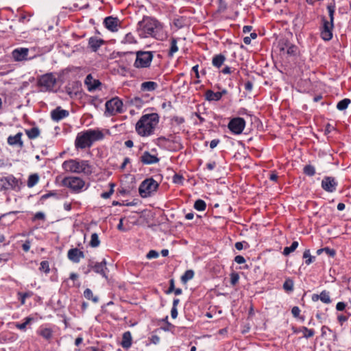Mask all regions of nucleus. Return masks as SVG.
Masks as SVG:
<instances>
[{"label": "nucleus", "mask_w": 351, "mask_h": 351, "mask_svg": "<svg viewBox=\"0 0 351 351\" xmlns=\"http://www.w3.org/2000/svg\"><path fill=\"white\" fill-rule=\"evenodd\" d=\"M10 258V254L3 253L0 254V263L1 262H6Z\"/></svg>", "instance_id": "obj_57"}, {"label": "nucleus", "mask_w": 351, "mask_h": 351, "mask_svg": "<svg viewBox=\"0 0 351 351\" xmlns=\"http://www.w3.org/2000/svg\"><path fill=\"white\" fill-rule=\"evenodd\" d=\"M106 261L104 260L100 263H96L93 266V270L98 274H101L103 276L106 277V270L107 269L106 266Z\"/></svg>", "instance_id": "obj_27"}, {"label": "nucleus", "mask_w": 351, "mask_h": 351, "mask_svg": "<svg viewBox=\"0 0 351 351\" xmlns=\"http://www.w3.org/2000/svg\"><path fill=\"white\" fill-rule=\"evenodd\" d=\"M252 87H253V84L251 82H250V81H247L245 84V90H247L248 91L252 90Z\"/></svg>", "instance_id": "obj_64"}, {"label": "nucleus", "mask_w": 351, "mask_h": 351, "mask_svg": "<svg viewBox=\"0 0 351 351\" xmlns=\"http://www.w3.org/2000/svg\"><path fill=\"white\" fill-rule=\"evenodd\" d=\"M291 313L295 317H298L300 313V309L298 306H293L291 309Z\"/></svg>", "instance_id": "obj_53"}, {"label": "nucleus", "mask_w": 351, "mask_h": 351, "mask_svg": "<svg viewBox=\"0 0 351 351\" xmlns=\"http://www.w3.org/2000/svg\"><path fill=\"white\" fill-rule=\"evenodd\" d=\"M332 29L333 23L330 22L324 18L322 19V25L320 32L321 38L326 41L331 40L332 38Z\"/></svg>", "instance_id": "obj_12"}, {"label": "nucleus", "mask_w": 351, "mask_h": 351, "mask_svg": "<svg viewBox=\"0 0 351 351\" xmlns=\"http://www.w3.org/2000/svg\"><path fill=\"white\" fill-rule=\"evenodd\" d=\"M234 261L238 264H243L245 262V259L243 256L237 255L234 258Z\"/></svg>", "instance_id": "obj_56"}, {"label": "nucleus", "mask_w": 351, "mask_h": 351, "mask_svg": "<svg viewBox=\"0 0 351 351\" xmlns=\"http://www.w3.org/2000/svg\"><path fill=\"white\" fill-rule=\"evenodd\" d=\"M304 173L308 176H313L315 174V169L313 165H308L304 167Z\"/></svg>", "instance_id": "obj_42"}, {"label": "nucleus", "mask_w": 351, "mask_h": 351, "mask_svg": "<svg viewBox=\"0 0 351 351\" xmlns=\"http://www.w3.org/2000/svg\"><path fill=\"white\" fill-rule=\"evenodd\" d=\"M226 56L223 54H217L213 56L212 60V64L217 68L219 69L226 61Z\"/></svg>", "instance_id": "obj_26"}, {"label": "nucleus", "mask_w": 351, "mask_h": 351, "mask_svg": "<svg viewBox=\"0 0 351 351\" xmlns=\"http://www.w3.org/2000/svg\"><path fill=\"white\" fill-rule=\"evenodd\" d=\"M219 143V139H213L210 143V147L211 149H213L217 146V145Z\"/></svg>", "instance_id": "obj_62"}, {"label": "nucleus", "mask_w": 351, "mask_h": 351, "mask_svg": "<svg viewBox=\"0 0 351 351\" xmlns=\"http://www.w3.org/2000/svg\"><path fill=\"white\" fill-rule=\"evenodd\" d=\"M293 281L291 278H287L283 284V289L287 292H291L293 290Z\"/></svg>", "instance_id": "obj_41"}, {"label": "nucleus", "mask_w": 351, "mask_h": 351, "mask_svg": "<svg viewBox=\"0 0 351 351\" xmlns=\"http://www.w3.org/2000/svg\"><path fill=\"white\" fill-rule=\"evenodd\" d=\"M62 169L67 172L73 173H83L90 175L93 173L92 166L88 160L69 159L62 163Z\"/></svg>", "instance_id": "obj_4"}, {"label": "nucleus", "mask_w": 351, "mask_h": 351, "mask_svg": "<svg viewBox=\"0 0 351 351\" xmlns=\"http://www.w3.org/2000/svg\"><path fill=\"white\" fill-rule=\"evenodd\" d=\"M18 295L20 296L21 299V304H25V300L27 298H30L33 295V293L31 291L25 292V293H21L19 292Z\"/></svg>", "instance_id": "obj_45"}, {"label": "nucleus", "mask_w": 351, "mask_h": 351, "mask_svg": "<svg viewBox=\"0 0 351 351\" xmlns=\"http://www.w3.org/2000/svg\"><path fill=\"white\" fill-rule=\"evenodd\" d=\"M350 103L351 100L350 99L345 98L337 103V108L339 110H344L348 108Z\"/></svg>", "instance_id": "obj_35"}, {"label": "nucleus", "mask_w": 351, "mask_h": 351, "mask_svg": "<svg viewBox=\"0 0 351 351\" xmlns=\"http://www.w3.org/2000/svg\"><path fill=\"white\" fill-rule=\"evenodd\" d=\"M37 334L43 337L45 339L49 341L53 337V330L50 328L41 326L37 330Z\"/></svg>", "instance_id": "obj_22"}, {"label": "nucleus", "mask_w": 351, "mask_h": 351, "mask_svg": "<svg viewBox=\"0 0 351 351\" xmlns=\"http://www.w3.org/2000/svg\"><path fill=\"white\" fill-rule=\"evenodd\" d=\"M172 121L175 122L177 125H180L184 122V119L182 117H174L172 119Z\"/></svg>", "instance_id": "obj_55"}, {"label": "nucleus", "mask_w": 351, "mask_h": 351, "mask_svg": "<svg viewBox=\"0 0 351 351\" xmlns=\"http://www.w3.org/2000/svg\"><path fill=\"white\" fill-rule=\"evenodd\" d=\"M45 218V215L42 212H38L35 214L34 217V219H40V220H44Z\"/></svg>", "instance_id": "obj_58"}, {"label": "nucleus", "mask_w": 351, "mask_h": 351, "mask_svg": "<svg viewBox=\"0 0 351 351\" xmlns=\"http://www.w3.org/2000/svg\"><path fill=\"white\" fill-rule=\"evenodd\" d=\"M132 343V334L130 331L125 332L122 335V341L121 342V346L124 349H128L131 347Z\"/></svg>", "instance_id": "obj_23"}, {"label": "nucleus", "mask_w": 351, "mask_h": 351, "mask_svg": "<svg viewBox=\"0 0 351 351\" xmlns=\"http://www.w3.org/2000/svg\"><path fill=\"white\" fill-rule=\"evenodd\" d=\"M104 137L103 132L99 130L89 129L77 134L75 140L76 149H84L90 147L95 141L102 140Z\"/></svg>", "instance_id": "obj_3"}, {"label": "nucleus", "mask_w": 351, "mask_h": 351, "mask_svg": "<svg viewBox=\"0 0 351 351\" xmlns=\"http://www.w3.org/2000/svg\"><path fill=\"white\" fill-rule=\"evenodd\" d=\"M239 279V274L237 273H232L230 275V282L232 285H235Z\"/></svg>", "instance_id": "obj_50"}, {"label": "nucleus", "mask_w": 351, "mask_h": 351, "mask_svg": "<svg viewBox=\"0 0 351 351\" xmlns=\"http://www.w3.org/2000/svg\"><path fill=\"white\" fill-rule=\"evenodd\" d=\"M39 270L45 274H48L50 271L49 262L47 261H43L40 264Z\"/></svg>", "instance_id": "obj_43"}, {"label": "nucleus", "mask_w": 351, "mask_h": 351, "mask_svg": "<svg viewBox=\"0 0 351 351\" xmlns=\"http://www.w3.org/2000/svg\"><path fill=\"white\" fill-rule=\"evenodd\" d=\"M169 284H170V285H169V289L166 291V293H167V294L171 293L175 289L173 279L170 280Z\"/></svg>", "instance_id": "obj_59"}, {"label": "nucleus", "mask_w": 351, "mask_h": 351, "mask_svg": "<svg viewBox=\"0 0 351 351\" xmlns=\"http://www.w3.org/2000/svg\"><path fill=\"white\" fill-rule=\"evenodd\" d=\"M84 83L87 86L88 90L93 92L97 89L101 84L99 80L94 79L91 74H88L84 80Z\"/></svg>", "instance_id": "obj_18"}, {"label": "nucleus", "mask_w": 351, "mask_h": 351, "mask_svg": "<svg viewBox=\"0 0 351 351\" xmlns=\"http://www.w3.org/2000/svg\"><path fill=\"white\" fill-rule=\"evenodd\" d=\"M158 257V253L155 250H150L147 254V258H156Z\"/></svg>", "instance_id": "obj_52"}, {"label": "nucleus", "mask_w": 351, "mask_h": 351, "mask_svg": "<svg viewBox=\"0 0 351 351\" xmlns=\"http://www.w3.org/2000/svg\"><path fill=\"white\" fill-rule=\"evenodd\" d=\"M62 184L69 188L75 193L80 192L85 186V182L83 179L76 176L66 177L62 180Z\"/></svg>", "instance_id": "obj_9"}, {"label": "nucleus", "mask_w": 351, "mask_h": 351, "mask_svg": "<svg viewBox=\"0 0 351 351\" xmlns=\"http://www.w3.org/2000/svg\"><path fill=\"white\" fill-rule=\"evenodd\" d=\"M324 252L330 256L333 257L335 255V250L329 247H325Z\"/></svg>", "instance_id": "obj_61"}, {"label": "nucleus", "mask_w": 351, "mask_h": 351, "mask_svg": "<svg viewBox=\"0 0 351 351\" xmlns=\"http://www.w3.org/2000/svg\"><path fill=\"white\" fill-rule=\"evenodd\" d=\"M178 51V47L177 45V39L173 38L171 40V47L169 52V56H173L175 53Z\"/></svg>", "instance_id": "obj_39"}, {"label": "nucleus", "mask_w": 351, "mask_h": 351, "mask_svg": "<svg viewBox=\"0 0 351 351\" xmlns=\"http://www.w3.org/2000/svg\"><path fill=\"white\" fill-rule=\"evenodd\" d=\"M57 83V79L52 73L42 75L38 77L37 85L41 91H52Z\"/></svg>", "instance_id": "obj_6"}, {"label": "nucleus", "mask_w": 351, "mask_h": 351, "mask_svg": "<svg viewBox=\"0 0 351 351\" xmlns=\"http://www.w3.org/2000/svg\"><path fill=\"white\" fill-rule=\"evenodd\" d=\"M84 296L86 299L91 300L94 303L99 302V298L93 295V291L90 289H86L84 291Z\"/></svg>", "instance_id": "obj_32"}, {"label": "nucleus", "mask_w": 351, "mask_h": 351, "mask_svg": "<svg viewBox=\"0 0 351 351\" xmlns=\"http://www.w3.org/2000/svg\"><path fill=\"white\" fill-rule=\"evenodd\" d=\"M298 48L294 45H289L287 46L286 53L290 56H295L297 53Z\"/></svg>", "instance_id": "obj_46"}, {"label": "nucleus", "mask_w": 351, "mask_h": 351, "mask_svg": "<svg viewBox=\"0 0 351 351\" xmlns=\"http://www.w3.org/2000/svg\"><path fill=\"white\" fill-rule=\"evenodd\" d=\"M125 41L128 43H135V39L133 35L130 33L127 34L125 36Z\"/></svg>", "instance_id": "obj_51"}, {"label": "nucleus", "mask_w": 351, "mask_h": 351, "mask_svg": "<svg viewBox=\"0 0 351 351\" xmlns=\"http://www.w3.org/2000/svg\"><path fill=\"white\" fill-rule=\"evenodd\" d=\"M84 256V253L77 247L71 248L67 252L68 258L75 263H78Z\"/></svg>", "instance_id": "obj_14"}, {"label": "nucleus", "mask_w": 351, "mask_h": 351, "mask_svg": "<svg viewBox=\"0 0 351 351\" xmlns=\"http://www.w3.org/2000/svg\"><path fill=\"white\" fill-rule=\"evenodd\" d=\"M104 40L96 37H90L88 40V46L93 51H97V49L104 44Z\"/></svg>", "instance_id": "obj_24"}, {"label": "nucleus", "mask_w": 351, "mask_h": 351, "mask_svg": "<svg viewBox=\"0 0 351 351\" xmlns=\"http://www.w3.org/2000/svg\"><path fill=\"white\" fill-rule=\"evenodd\" d=\"M245 127V121L243 118L236 117L232 119L228 125V129L234 134H241Z\"/></svg>", "instance_id": "obj_11"}, {"label": "nucleus", "mask_w": 351, "mask_h": 351, "mask_svg": "<svg viewBox=\"0 0 351 351\" xmlns=\"http://www.w3.org/2000/svg\"><path fill=\"white\" fill-rule=\"evenodd\" d=\"M346 307V304L343 302H339L336 305V309L339 311H343Z\"/></svg>", "instance_id": "obj_54"}, {"label": "nucleus", "mask_w": 351, "mask_h": 351, "mask_svg": "<svg viewBox=\"0 0 351 351\" xmlns=\"http://www.w3.org/2000/svg\"><path fill=\"white\" fill-rule=\"evenodd\" d=\"M298 247V241H293L291 246L286 247L284 248L283 250V254L285 256H288L290 253L294 252L296 248Z\"/></svg>", "instance_id": "obj_37"}, {"label": "nucleus", "mask_w": 351, "mask_h": 351, "mask_svg": "<svg viewBox=\"0 0 351 351\" xmlns=\"http://www.w3.org/2000/svg\"><path fill=\"white\" fill-rule=\"evenodd\" d=\"M23 134L21 132L17 133L14 136H10L8 138V143L10 145H18L20 148L23 147V142L21 139Z\"/></svg>", "instance_id": "obj_21"}, {"label": "nucleus", "mask_w": 351, "mask_h": 351, "mask_svg": "<svg viewBox=\"0 0 351 351\" xmlns=\"http://www.w3.org/2000/svg\"><path fill=\"white\" fill-rule=\"evenodd\" d=\"M32 321H34V318L33 317H26L24 319V322L23 323H16L15 324V326L19 330H23V331H25L26 330L27 325L30 324Z\"/></svg>", "instance_id": "obj_31"}, {"label": "nucleus", "mask_w": 351, "mask_h": 351, "mask_svg": "<svg viewBox=\"0 0 351 351\" xmlns=\"http://www.w3.org/2000/svg\"><path fill=\"white\" fill-rule=\"evenodd\" d=\"M158 188V182L152 178L143 180L138 188V193L141 197L146 198L151 196Z\"/></svg>", "instance_id": "obj_7"}, {"label": "nucleus", "mask_w": 351, "mask_h": 351, "mask_svg": "<svg viewBox=\"0 0 351 351\" xmlns=\"http://www.w3.org/2000/svg\"><path fill=\"white\" fill-rule=\"evenodd\" d=\"M31 246V243L29 241H26L23 245L22 248L23 251L28 252Z\"/></svg>", "instance_id": "obj_60"}, {"label": "nucleus", "mask_w": 351, "mask_h": 351, "mask_svg": "<svg viewBox=\"0 0 351 351\" xmlns=\"http://www.w3.org/2000/svg\"><path fill=\"white\" fill-rule=\"evenodd\" d=\"M136 30L141 38L153 37L158 40H162L164 36L162 24L149 16H144L138 23Z\"/></svg>", "instance_id": "obj_1"}, {"label": "nucleus", "mask_w": 351, "mask_h": 351, "mask_svg": "<svg viewBox=\"0 0 351 351\" xmlns=\"http://www.w3.org/2000/svg\"><path fill=\"white\" fill-rule=\"evenodd\" d=\"M109 185L110 186V191L108 192L102 193L101 195V197L104 199H108L114 193V187L115 184L114 183H110Z\"/></svg>", "instance_id": "obj_47"}, {"label": "nucleus", "mask_w": 351, "mask_h": 351, "mask_svg": "<svg viewBox=\"0 0 351 351\" xmlns=\"http://www.w3.org/2000/svg\"><path fill=\"white\" fill-rule=\"evenodd\" d=\"M29 49L27 48H18L12 52V56L15 61H23L27 59Z\"/></svg>", "instance_id": "obj_17"}, {"label": "nucleus", "mask_w": 351, "mask_h": 351, "mask_svg": "<svg viewBox=\"0 0 351 351\" xmlns=\"http://www.w3.org/2000/svg\"><path fill=\"white\" fill-rule=\"evenodd\" d=\"M206 99L211 101H219L221 99L220 94L218 92H213L211 90H207L205 93Z\"/></svg>", "instance_id": "obj_29"}, {"label": "nucleus", "mask_w": 351, "mask_h": 351, "mask_svg": "<svg viewBox=\"0 0 351 351\" xmlns=\"http://www.w3.org/2000/svg\"><path fill=\"white\" fill-rule=\"evenodd\" d=\"M38 180L39 176H38V174H32L28 178L27 185L29 188H32L38 183Z\"/></svg>", "instance_id": "obj_34"}, {"label": "nucleus", "mask_w": 351, "mask_h": 351, "mask_svg": "<svg viewBox=\"0 0 351 351\" xmlns=\"http://www.w3.org/2000/svg\"><path fill=\"white\" fill-rule=\"evenodd\" d=\"M337 182L335 178L330 176H326L322 181V189L328 193H333L336 191L337 186Z\"/></svg>", "instance_id": "obj_13"}, {"label": "nucleus", "mask_w": 351, "mask_h": 351, "mask_svg": "<svg viewBox=\"0 0 351 351\" xmlns=\"http://www.w3.org/2000/svg\"><path fill=\"white\" fill-rule=\"evenodd\" d=\"M69 114V112L68 110H63L60 107H57L51 112V117L52 120L56 122L67 117Z\"/></svg>", "instance_id": "obj_16"}, {"label": "nucleus", "mask_w": 351, "mask_h": 351, "mask_svg": "<svg viewBox=\"0 0 351 351\" xmlns=\"http://www.w3.org/2000/svg\"><path fill=\"white\" fill-rule=\"evenodd\" d=\"M194 276V271L193 270H186L181 277L182 282L186 283L191 280Z\"/></svg>", "instance_id": "obj_40"}, {"label": "nucleus", "mask_w": 351, "mask_h": 351, "mask_svg": "<svg viewBox=\"0 0 351 351\" xmlns=\"http://www.w3.org/2000/svg\"><path fill=\"white\" fill-rule=\"evenodd\" d=\"M183 180H184V178L182 175L176 173L173 176V182L175 184H182Z\"/></svg>", "instance_id": "obj_49"}, {"label": "nucleus", "mask_w": 351, "mask_h": 351, "mask_svg": "<svg viewBox=\"0 0 351 351\" xmlns=\"http://www.w3.org/2000/svg\"><path fill=\"white\" fill-rule=\"evenodd\" d=\"M327 9L328 10L330 22L333 23L334 21V13H335V7L332 5H328L327 6Z\"/></svg>", "instance_id": "obj_48"}, {"label": "nucleus", "mask_w": 351, "mask_h": 351, "mask_svg": "<svg viewBox=\"0 0 351 351\" xmlns=\"http://www.w3.org/2000/svg\"><path fill=\"white\" fill-rule=\"evenodd\" d=\"M206 208V202L202 199H197L195 202L194 208L198 211H203Z\"/></svg>", "instance_id": "obj_38"}, {"label": "nucleus", "mask_w": 351, "mask_h": 351, "mask_svg": "<svg viewBox=\"0 0 351 351\" xmlns=\"http://www.w3.org/2000/svg\"><path fill=\"white\" fill-rule=\"evenodd\" d=\"M104 23L108 30L114 32L118 30L120 21L116 17L108 16L104 19Z\"/></svg>", "instance_id": "obj_15"}, {"label": "nucleus", "mask_w": 351, "mask_h": 351, "mask_svg": "<svg viewBox=\"0 0 351 351\" xmlns=\"http://www.w3.org/2000/svg\"><path fill=\"white\" fill-rule=\"evenodd\" d=\"M171 315L173 319H176L178 317L177 308L172 307L171 311Z\"/></svg>", "instance_id": "obj_63"}, {"label": "nucleus", "mask_w": 351, "mask_h": 351, "mask_svg": "<svg viewBox=\"0 0 351 351\" xmlns=\"http://www.w3.org/2000/svg\"><path fill=\"white\" fill-rule=\"evenodd\" d=\"M158 122L159 116L157 113L143 114L136 123V132L141 136H151L154 134Z\"/></svg>", "instance_id": "obj_2"}, {"label": "nucleus", "mask_w": 351, "mask_h": 351, "mask_svg": "<svg viewBox=\"0 0 351 351\" xmlns=\"http://www.w3.org/2000/svg\"><path fill=\"white\" fill-rule=\"evenodd\" d=\"M89 245L92 247H97L100 245V241L99 239V236L97 233H93L91 234Z\"/></svg>", "instance_id": "obj_36"}, {"label": "nucleus", "mask_w": 351, "mask_h": 351, "mask_svg": "<svg viewBox=\"0 0 351 351\" xmlns=\"http://www.w3.org/2000/svg\"><path fill=\"white\" fill-rule=\"evenodd\" d=\"M123 101L117 97H113L107 101L105 104V114L106 116H114L123 112Z\"/></svg>", "instance_id": "obj_8"}, {"label": "nucleus", "mask_w": 351, "mask_h": 351, "mask_svg": "<svg viewBox=\"0 0 351 351\" xmlns=\"http://www.w3.org/2000/svg\"><path fill=\"white\" fill-rule=\"evenodd\" d=\"M25 133L29 138L34 139L40 135V130L38 128H32L29 130H26Z\"/></svg>", "instance_id": "obj_33"}, {"label": "nucleus", "mask_w": 351, "mask_h": 351, "mask_svg": "<svg viewBox=\"0 0 351 351\" xmlns=\"http://www.w3.org/2000/svg\"><path fill=\"white\" fill-rule=\"evenodd\" d=\"M303 258H306L305 263L310 265L315 259V257L311 256L310 250H306L303 254Z\"/></svg>", "instance_id": "obj_44"}, {"label": "nucleus", "mask_w": 351, "mask_h": 351, "mask_svg": "<svg viewBox=\"0 0 351 351\" xmlns=\"http://www.w3.org/2000/svg\"><path fill=\"white\" fill-rule=\"evenodd\" d=\"M140 160L144 165H152L158 162L160 160L156 155L145 152L141 156Z\"/></svg>", "instance_id": "obj_19"}, {"label": "nucleus", "mask_w": 351, "mask_h": 351, "mask_svg": "<svg viewBox=\"0 0 351 351\" xmlns=\"http://www.w3.org/2000/svg\"><path fill=\"white\" fill-rule=\"evenodd\" d=\"M237 4V0H219V10L224 11Z\"/></svg>", "instance_id": "obj_28"}, {"label": "nucleus", "mask_w": 351, "mask_h": 351, "mask_svg": "<svg viewBox=\"0 0 351 351\" xmlns=\"http://www.w3.org/2000/svg\"><path fill=\"white\" fill-rule=\"evenodd\" d=\"M154 51L139 50L135 52L134 66L138 69L149 68L154 58Z\"/></svg>", "instance_id": "obj_5"}, {"label": "nucleus", "mask_w": 351, "mask_h": 351, "mask_svg": "<svg viewBox=\"0 0 351 351\" xmlns=\"http://www.w3.org/2000/svg\"><path fill=\"white\" fill-rule=\"evenodd\" d=\"M158 87V84L152 81L144 82L141 84V90L142 91H154Z\"/></svg>", "instance_id": "obj_25"}, {"label": "nucleus", "mask_w": 351, "mask_h": 351, "mask_svg": "<svg viewBox=\"0 0 351 351\" xmlns=\"http://www.w3.org/2000/svg\"><path fill=\"white\" fill-rule=\"evenodd\" d=\"M311 300L313 302H317L320 300L324 304H330L332 302L330 293L326 290L322 291L320 294H313Z\"/></svg>", "instance_id": "obj_20"}, {"label": "nucleus", "mask_w": 351, "mask_h": 351, "mask_svg": "<svg viewBox=\"0 0 351 351\" xmlns=\"http://www.w3.org/2000/svg\"><path fill=\"white\" fill-rule=\"evenodd\" d=\"M21 182L13 176L0 178V190H19Z\"/></svg>", "instance_id": "obj_10"}, {"label": "nucleus", "mask_w": 351, "mask_h": 351, "mask_svg": "<svg viewBox=\"0 0 351 351\" xmlns=\"http://www.w3.org/2000/svg\"><path fill=\"white\" fill-rule=\"evenodd\" d=\"M295 332H302L303 337L308 339L314 336L315 330L313 329H308L305 326L300 327Z\"/></svg>", "instance_id": "obj_30"}]
</instances>
